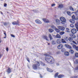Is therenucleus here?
Segmentation results:
<instances>
[{
	"label": "nucleus",
	"mask_w": 78,
	"mask_h": 78,
	"mask_svg": "<svg viewBox=\"0 0 78 78\" xmlns=\"http://www.w3.org/2000/svg\"><path fill=\"white\" fill-rule=\"evenodd\" d=\"M36 64H34L32 66V68L34 70H39L41 68L39 67L40 66V63L38 61H35Z\"/></svg>",
	"instance_id": "obj_1"
},
{
	"label": "nucleus",
	"mask_w": 78,
	"mask_h": 78,
	"mask_svg": "<svg viewBox=\"0 0 78 78\" xmlns=\"http://www.w3.org/2000/svg\"><path fill=\"white\" fill-rule=\"evenodd\" d=\"M45 60L48 62V63H51V64H53L55 62V60L52 58V57L51 58H45Z\"/></svg>",
	"instance_id": "obj_2"
},
{
	"label": "nucleus",
	"mask_w": 78,
	"mask_h": 78,
	"mask_svg": "<svg viewBox=\"0 0 78 78\" xmlns=\"http://www.w3.org/2000/svg\"><path fill=\"white\" fill-rule=\"evenodd\" d=\"M60 19L62 21L61 23L62 24H65V23L66 22V19L64 17H61L60 18Z\"/></svg>",
	"instance_id": "obj_3"
},
{
	"label": "nucleus",
	"mask_w": 78,
	"mask_h": 78,
	"mask_svg": "<svg viewBox=\"0 0 78 78\" xmlns=\"http://www.w3.org/2000/svg\"><path fill=\"white\" fill-rule=\"evenodd\" d=\"M20 22L18 20H17V22L15 21L14 22H12V25H19V23Z\"/></svg>",
	"instance_id": "obj_4"
},
{
	"label": "nucleus",
	"mask_w": 78,
	"mask_h": 78,
	"mask_svg": "<svg viewBox=\"0 0 78 78\" xmlns=\"http://www.w3.org/2000/svg\"><path fill=\"white\" fill-rule=\"evenodd\" d=\"M42 20L43 22H44V23H50V21L46 18H43Z\"/></svg>",
	"instance_id": "obj_5"
},
{
	"label": "nucleus",
	"mask_w": 78,
	"mask_h": 78,
	"mask_svg": "<svg viewBox=\"0 0 78 78\" xmlns=\"http://www.w3.org/2000/svg\"><path fill=\"white\" fill-rule=\"evenodd\" d=\"M58 28L59 30H61V31H64V30L65 29V28L64 27L62 26H58Z\"/></svg>",
	"instance_id": "obj_6"
},
{
	"label": "nucleus",
	"mask_w": 78,
	"mask_h": 78,
	"mask_svg": "<svg viewBox=\"0 0 78 78\" xmlns=\"http://www.w3.org/2000/svg\"><path fill=\"white\" fill-rule=\"evenodd\" d=\"M6 72L8 74H9L11 72H12L11 69L10 68H8Z\"/></svg>",
	"instance_id": "obj_7"
},
{
	"label": "nucleus",
	"mask_w": 78,
	"mask_h": 78,
	"mask_svg": "<svg viewBox=\"0 0 78 78\" xmlns=\"http://www.w3.org/2000/svg\"><path fill=\"white\" fill-rule=\"evenodd\" d=\"M65 47H66L67 48H69V49H72V47H71V46L68 45L67 44H65Z\"/></svg>",
	"instance_id": "obj_8"
},
{
	"label": "nucleus",
	"mask_w": 78,
	"mask_h": 78,
	"mask_svg": "<svg viewBox=\"0 0 78 78\" xmlns=\"http://www.w3.org/2000/svg\"><path fill=\"white\" fill-rule=\"evenodd\" d=\"M35 22L38 24H42V22L39 20H35Z\"/></svg>",
	"instance_id": "obj_9"
},
{
	"label": "nucleus",
	"mask_w": 78,
	"mask_h": 78,
	"mask_svg": "<svg viewBox=\"0 0 78 78\" xmlns=\"http://www.w3.org/2000/svg\"><path fill=\"white\" fill-rule=\"evenodd\" d=\"M71 33L73 34H75L76 33V30L75 29H73L71 30Z\"/></svg>",
	"instance_id": "obj_10"
},
{
	"label": "nucleus",
	"mask_w": 78,
	"mask_h": 78,
	"mask_svg": "<svg viewBox=\"0 0 78 78\" xmlns=\"http://www.w3.org/2000/svg\"><path fill=\"white\" fill-rule=\"evenodd\" d=\"M63 47V45L62 44H60L58 45V49H61Z\"/></svg>",
	"instance_id": "obj_11"
},
{
	"label": "nucleus",
	"mask_w": 78,
	"mask_h": 78,
	"mask_svg": "<svg viewBox=\"0 0 78 78\" xmlns=\"http://www.w3.org/2000/svg\"><path fill=\"white\" fill-rule=\"evenodd\" d=\"M43 39L48 41V39H47V37L46 35H44L43 37Z\"/></svg>",
	"instance_id": "obj_12"
},
{
	"label": "nucleus",
	"mask_w": 78,
	"mask_h": 78,
	"mask_svg": "<svg viewBox=\"0 0 78 78\" xmlns=\"http://www.w3.org/2000/svg\"><path fill=\"white\" fill-rule=\"evenodd\" d=\"M63 7H64V5L62 4H59L58 6V8H63Z\"/></svg>",
	"instance_id": "obj_13"
},
{
	"label": "nucleus",
	"mask_w": 78,
	"mask_h": 78,
	"mask_svg": "<svg viewBox=\"0 0 78 78\" xmlns=\"http://www.w3.org/2000/svg\"><path fill=\"white\" fill-rule=\"evenodd\" d=\"M57 43L58 44H61V40L60 39H58L57 40Z\"/></svg>",
	"instance_id": "obj_14"
},
{
	"label": "nucleus",
	"mask_w": 78,
	"mask_h": 78,
	"mask_svg": "<svg viewBox=\"0 0 78 78\" xmlns=\"http://www.w3.org/2000/svg\"><path fill=\"white\" fill-rule=\"evenodd\" d=\"M69 53H71V54H73L74 52L73 50L71 49H69Z\"/></svg>",
	"instance_id": "obj_15"
},
{
	"label": "nucleus",
	"mask_w": 78,
	"mask_h": 78,
	"mask_svg": "<svg viewBox=\"0 0 78 78\" xmlns=\"http://www.w3.org/2000/svg\"><path fill=\"white\" fill-rule=\"evenodd\" d=\"M64 76V75L63 74H60L58 76V78H63Z\"/></svg>",
	"instance_id": "obj_16"
},
{
	"label": "nucleus",
	"mask_w": 78,
	"mask_h": 78,
	"mask_svg": "<svg viewBox=\"0 0 78 78\" xmlns=\"http://www.w3.org/2000/svg\"><path fill=\"white\" fill-rule=\"evenodd\" d=\"M69 21L72 23H75V20L72 19L70 20Z\"/></svg>",
	"instance_id": "obj_17"
},
{
	"label": "nucleus",
	"mask_w": 78,
	"mask_h": 78,
	"mask_svg": "<svg viewBox=\"0 0 78 78\" xmlns=\"http://www.w3.org/2000/svg\"><path fill=\"white\" fill-rule=\"evenodd\" d=\"M70 36L72 37V38H75L76 37V36L74 34H70Z\"/></svg>",
	"instance_id": "obj_18"
},
{
	"label": "nucleus",
	"mask_w": 78,
	"mask_h": 78,
	"mask_svg": "<svg viewBox=\"0 0 78 78\" xmlns=\"http://www.w3.org/2000/svg\"><path fill=\"white\" fill-rule=\"evenodd\" d=\"M51 28L52 29V30H55L56 28V27L55 26L53 25H52L51 26Z\"/></svg>",
	"instance_id": "obj_19"
},
{
	"label": "nucleus",
	"mask_w": 78,
	"mask_h": 78,
	"mask_svg": "<svg viewBox=\"0 0 78 78\" xmlns=\"http://www.w3.org/2000/svg\"><path fill=\"white\" fill-rule=\"evenodd\" d=\"M65 56H68L69 55V53L67 51L65 52Z\"/></svg>",
	"instance_id": "obj_20"
},
{
	"label": "nucleus",
	"mask_w": 78,
	"mask_h": 78,
	"mask_svg": "<svg viewBox=\"0 0 78 78\" xmlns=\"http://www.w3.org/2000/svg\"><path fill=\"white\" fill-rule=\"evenodd\" d=\"M51 44L52 45H56V42L54 40H52L51 41Z\"/></svg>",
	"instance_id": "obj_21"
},
{
	"label": "nucleus",
	"mask_w": 78,
	"mask_h": 78,
	"mask_svg": "<svg viewBox=\"0 0 78 78\" xmlns=\"http://www.w3.org/2000/svg\"><path fill=\"white\" fill-rule=\"evenodd\" d=\"M49 37L50 38V40H53V38L52 37H51V34H49Z\"/></svg>",
	"instance_id": "obj_22"
},
{
	"label": "nucleus",
	"mask_w": 78,
	"mask_h": 78,
	"mask_svg": "<svg viewBox=\"0 0 78 78\" xmlns=\"http://www.w3.org/2000/svg\"><path fill=\"white\" fill-rule=\"evenodd\" d=\"M26 58L27 60V61H28V62H30V59L27 56H26Z\"/></svg>",
	"instance_id": "obj_23"
},
{
	"label": "nucleus",
	"mask_w": 78,
	"mask_h": 78,
	"mask_svg": "<svg viewBox=\"0 0 78 78\" xmlns=\"http://www.w3.org/2000/svg\"><path fill=\"white\" fill-rule=\"evenodd\" d=\"M75 26L76 28V29H77L78 28V22L76 23L75 24Z\"/></svg>",
	"instance_id": "obj_24"
},
{
	"label": "nucleus",
	"mask_w": 78,
	"mask_h": 78,
	"mask_svg": "<svg viewBox=\"0 0 78 78\" xmlns=\"http://www.w3.org/2000/svg\"><path fill=\"white\" fill-rule=\"evenodd\" d=\"M55 31H56L57 33H59L60 32V30L59 29H58L56 28V29H55Z\"/></svg>",
	"instance_id": "obj_25"
},
{
	"label": "nucleus",
	"mask_w": 78,
	"mask_h": 78,
	"mask_svg": "<svg viewBox=\"0 0 78 78\" xmlns=\"http://www.w3.org/2000/svg\"><path fill=\"white\" fill-rule=\"evenodd\" d=\"M72 19H73V20H76V18H75V15H73L72 16Z\"/></svg>",
	"instance_id": "obj_26"
},
{
	"label": "nucleus",
	"mask_w": 78,
	"mask_h": 78,
	"mask_svg": "<svg viewBox=\"0 0 78 78\" xmlns=\"http://www.w3.org/2000/svg\"><path fill=\"white\" fill-rule=\"evenodd\" d=\"M49 31L50 33H52L54 31V30L52 29H49Z\"/></svg>",
	"instance_id": "obj_27"
},
{
	"label": "nucleus",
	"mask_w": 78,
	"mask_h": 78,
	"mask_svg": "<svg viewBox=\"0 0 78 78\" xmlns=\"http://www.w3.org/2000/svg\"><path fill=\"white\" fill-rule=\"evenodd\" d=\"M55 21H56V22L57 23H59L60 20H59L58 19H56L55 20Z\"/></svg>",
	"instance_id": "obj_28"
},
{
	"label": "nucleus",
	"mask_w": 78,
	"mask_h": 78,
	"mask_svg": "<svg viewBox=\"0 0 78 78\" xmlns=\"http://www.w3.org/2000/svg\"><path fill=\"white\" fill-rule=\"evenodd\" d=\"M61 41L62 42V43H66V41L64 40V39H62Z\"/></svg>",
	"instance_id": "obj_29"
},
{
	"label": "nucleus",
	"mask_w": 78,
	"mask_h": 78,
	"mask_svg": "<svg viewBox=\"0 0 78 78\" xmlns=\"http://www.w3.org/2000/svg\"><path fill=\"white\" fill-rule=\"evenodd\" d=\"M55 37L57 38H60V35L59 34H57Z\"/></svg>",
	"instance_id": "obj_30"
},
{
	"label": "nucleus",
	"mask_w": 78,
	"mask_h": 78,
	"mask_svg": "<svg viewBox=\"0 0 78 78\" xmlns=\"http://www.w3.org/2000/svg\"><path fill=\"white\" fill-rule=\"evenodd\" d=\"M64 39L65 41H68L69 40V38H68V37H66L64 38Z\"/></svg>",
	"instance_id": "obj_31"
},
{
	"label": "nucleus",
	"mask_w": 78,
	"mask_h": 78,
	"mask_svg": "<svg viewBox=\"0 0 78 78\" xmlns=\"http://www.w3.org/2000/svg\"><path fill=\"white\" fill-rule=\"evenodd\" d=\"M65 33V32H64L62 31L60 32L59 34L60 35H62V34H64Z\"/></svg>",
	"instance_id": "obj_32"
},
{
	"label": "nucleus",
	"mask_w": 78,
	"mask_h": 78,
	"mask_svg": "<svg viewBox=\"0 0 78 78\" xmlns=\"http://www.w3.org/2000/svg\"><path fill=\"white\" fill-rule=\"evenodd\" d=\"M69 9L70 10H71V11H74V9L72 7H70L69 8Z\"/></svg>",
	"instance_id": "obj_33"
},
{
	"label": "nucleus",
	"mask_w": 78,
	"mask_h": 78,
	"mask_svg": "<svg viewBox=\"0 0 78 78\" xmlns=\"http://www.w3.org/2000/svg\"><path fill=\"white\" fill-rule=\"evenodd\" d=\"M58 73H57L55 74V78H56V77H57V76H58Z\"/></svg>",
	"instance_id": "obj_34"
},
{
	"label": "nucleus",
	"mask_w": 78,
	"mask_h": 78,
	"mask_svg": "<svg viewBox=\"0 0 78 78\" xmlns=\"http://www.w3.org/2000/svg\"><path fill=\"white\" fill-rule=\"evenodd\" d=\"M71 13V12H69V11L67 12V14L68 15H69V16H70Z\"/></svg>",
	"instance_id": "obj_35"
},
{
	"label": "nucleus",
	"mask_w": 78,
	"mask_h": 78,
	"mask_svg": "<svg viewBox=\"0 0 78 78\" xmlns=\"http://www.w3.org/2000/svg\"><path fill=\"white\" fill-rule=\"evenodd\" d=\"M61 51L62 52H65V51H66V49L63 48L62 49Z\"/></svg>",
	"instance_id": "obj_36"
},
{
	"label": "nucleus",
	"mask_w": 78,
	"mask_h": 78,
	"mask_svg": "<svg viewBox=\"0 0 78 78\" xmlns=\"http://www.w3.org/2000/svg\"><path fill=\"white\" fill-rule=\"evenodd\" d=\"M75 57H76V58H78V53H76L75 54Z\"/></svg>",
	"instance_id": "obj_37"
},
{
	"label": "nucleus",
	"mask_w": 78,
	"mask_h": 78,
	"mask_svg": "<svg viewBox=\"0 0 78 78\" xmlns=\"http://www.w3.org/2000/svg\"><path fill=\"white\" fill-rule=\"evenodd\" d=\"M68 40L69 41H72V38L70 37H69V39H68Z\"/></svg>",
	"instance_id": "obj_38"
},
{
	"label": "nucleus",
	"mask_w": 78,
	"mask_h": 78,
	"mask_svg": "<svg viewBox=\"0 0 78 78\" xmlns=\"http://www.w3.org/2000/svg\"><path fill=\"white\" fill-rule=\"evenodd\" d=\"M48 72H53V70L51 69H49Z\"/></svg>",
	"instance_id": "obj_39"
},
{
	"label": "nucleus",
	"mask_w": 78,
	"mask_h": 78,
	"mask_svg": "<svg viewBox=\"0 0 78 78\" xmlns=\"http://www.w3.org/2000/svg\"><path fill=\"white\" fill-rule=\"evenodd\" d=\"M73 48H76V45H75L74 44L73 45Z\"/></svg>",
	"instance_id": "obj_40"
},
{
	"label": "nucleus",
	"mask_w": 78,
	"mask_h": 78,
	"mask_svg": "<svg viewBox=\"0 0 78 78\" xmlns=\"http://www.w3.org/2000/svg\"><path fill=\"white\" fill-rule=\"evenodd\" d=\"M7 24H8V23L6 22L4 23V25L5 26H6V25H7Z\"/></svg>",
	"instance_id": "obj_41"
},
{
	"label": "nucleus",
	"mask_w": 78,
	"mask_h": 78,
	"mask_svg": "<svg viewBox=\"0 0 78 78\" xmlns=\"http://www.w3.org/2000/svg\"><path fill=\"white\" fill-rule=\"evenodd\" d=\"M41 65H42V66H45V64L44 63L41 62Z\"/></svg>",
	"instance_id": "obj_42"
},
{
	"label": "nucleus",
	"mask_w": 78,
	"mask_h": 78,
	"mask_svg": "<svg viewBox=\"0 0 78 78\" xmlns=\"http://www.w3.org/2000/svg\"><path fill=\"white\" fill-rule=\"evenodd\" d=\"M70 26L71 27H72V28H73V27H74V26H73V24H71L70 25Z\"/></svg>",
	"instance_id": "obj_43"
},
{
	"label": "nucleus",
	"mask_w": 78,
	"mask_h": 78,
	"mask_svg": "<svg viewBox=\"0 0 78 78\" xmlns=\"http://www.w3.org/2000/svg\"><path fill=\"white\" fill-rule=\"evenodd\" d=\"M73 42L76 44V45H77V43L75 41H73Z\"/></svg>",
	"instance_id": "obj_44"
},
{
	"label": "nucleus",
	"mask_w": 78,
	"mask_h": 78,
	"mask_svg": "<svg viewBox=\"0 0 78 78\" xmlns=\"http://www.w3.org/2000/svg\"><path fill=\"white\" fill-rule=\"evenodd\" d=\"M66 30L67 32H69V29L68 28H66Z\"/></svg>",
	"instance_id": "obj_45"
},
{
	"label": "nucleus",
	"mask_w": 78,
	"mask_h": 78,
	"mask_svg": "<svg viewBox=\"0 0 78 78\" xmlns=\"http://www.w3.org/2000/svg\"><path fill=\"white\" fill-rule=\"evenodd\" d=\"M40 77L41 78H43V76L41 75V74H40Z\"/></svg>",
	"instance_id": "obj_46"
},
{
	"label": "nucleus",
	"mask_w": 78,
	"mask_h": 78,
	"mask_svg": "<svg viewBox=\"0 0 78 78\" xmlns=\"http://www.w3.org/2000/svg\"><path fill=\"white\" fill-rule=\"evenodd\" d=\"M11 36L13 37H15V36L13 35V34H11Z\"/></svg>",
	"instance_id": "obj_47"
},
{
	"label": "nucleus",
	"mask_w": 78,
	"mask_h": 78,
	"mask_svg": "<svg viewBox=\"0 0 78 78\" xmlns=\"http://www.w3.org/2000/svg\"><path fill=\"white\" fill-rule=\"evenodd\" d=\"M76 50L78 51V46L76 47Z\"/></svg>",
	"instance_id": "obj_48"
},
{
	"label": "nucleus",
	"mask_w": 78,
	"mask_h": 78,
	"mask_svg": "<svg viewBox=\"0 0 78 78\" xmlns=\"http://www.w3.org/2000/svg\"><path fill=\"white\" fill-rule=\"evenodd\" d=\"M44 55V56H48V54H47V53L45 54Z\"/></svg>",
	"instance_id": "obj_49"
},
{
	"label": "nucleus",
	"mask_w": 78,
	"mask_h": 78,
	"mask_svg": "<svg viewBox=\"0 0 78 78\" xmlns=\"http://www.w3.org/2000/svg\"><path fill=\"white\" fill-rule=\"evenodd\" d=\"M6 6H7V4H6V3H5L4 5V6L5 7H6Z\"/></svg>",
	"instance_id": "obj_50"
},
{
	"label": "nucleus",
	"mask_w": 78,
	"mask_h": 78,
	"mask_svg": "<svg viewBox=\"0 0 78 78\" xmlns=\"http://www.w3.org/2000/svg\"><path fill=\"white\" fill-rule=\"evenodd\" d=\"M75 69L76 70H78V66H77L76 68H75Z\"/></svg>",
	"instance_id": "obj_51"
},
{
	"label": "nucleus",
	"mask_w": 78,
	"mask_h": 78,
	"mask_svg": "<svg viewBox=\"0 0 78 78\" xmlns=\"http://www.w3.org/2000/svg\"><path fill=\"white\" fill-rule=\"evenodd\" d=\"M54 6H55V4H52L51 6L53 7Z\"/></svg>",
	"instance_id": "obj_52"
},
{
	"label": "nucleus",
	"mask_w": 78,
	"mask_h": 78,
	"mask_svg": "<svg viewBox=\"0 0 78 78\" xmlns=\"http://www.w3.org/2000/svg\"><path fill=\"white\" fill-rule=\"evenodd\" d=\"M8 50H9V49H8V48H6V50L7 51H8Z\"/></svg>",
	"instance_id": "obj_53"
},
{
	"label": "nucleus",
	"mask_w": 78,
	"mask_h": 78,
	"mask_svg": "<svg viewBox=\"0 0 78 78\" xmlns=\"http://www.w3.org/2000/svg\"><path fill=\"white\" fill-rule=\"evenodd\" d=\"M50 69H49V68H47V71H49V70H50Z\"/></svg>",
	"instance_id": "obj_54"
},
{
	"label": "nucleus",
	"mask_w": 78,
	"mask_h": 78,
	"mask_svg": "<svg viewBox=\"0 0 78 78\" xmlns=\"http://www.w3.org/2000/svg\"><path fill=\"white\" fill-rule=\"evenodd\" d=\"M76 20H78V16H77L76 18Z\"/></svg>",
	"instance_id": "obj_55"
},
{
	"label": "nucleus",
	"mask_w": 78,
	"mask_h": 78,
	"mask_svg": "<svg viewBox=\"0 0 78 78\" xmlns=\"http://www.w3.org/2000/svg\"><path fill=\"white\" fill-rule=\"evenodd\" d=\"M57 54H59L60 53V51H58L57 52Z\"/></svg>",
	"instance_id": "obj_56"
},
{
	"label": "nucleus",
	"mask_w": 78,
	"mask_h": 78,
	"mask_svg": "<svg viewBox=\"0 0 78 78\" xmlns=\"http://www.w3.org/2000/svg\"><path fill=\"white\" fill-rule=\"evenodd\" d=\"M34 12H37V11L36 10H35L34 11Z\"/></svg>",
	"instance_id": "obj_57"
},
{
	"label": "nucleus",
	"mask_w": 78,
	"mask_h": 78,
	"mask_svg": "<svg viewBox=\"0 0 78 78\" xmlns=\"http://www.w3.org/2000/svg\"><path fill=\"white\" fill-rule=\"evenodd\" d=\"M4 34L5 35V36H6V33H5V32L4 33Z\"/></svg>",
	"instance_id": "obj_58"
},
{
	"label": "nucleus",
	"mask_w": 78,
	"mask_h": 78,
	"mask_svg": "<svg viewBox=\"0 0 78 78\" xmlns=\"http://www.w3.org/2000/svg\"><path fill=\"white\" fill-rule=\"evenodd\" d=\"M0 13H1V14L2 15L3 14V13H2V12H1Z\"/></svg>",
	"instance_id": "obj_59"
},
{
	"label": "nucleus",
	"mask_w": 78,
	"mask_h": 78,
	"mask_svg": "<svg viewBox=\"0 0 78 78\" xmlns=\"http://www.w3.org/2000/svg\"><path fill=\"white\" fill-rule=\"evenodd\" d=\"M1 42H2V41H1V38H0V43H1Z\"/></svg>",
	"instance_id": "obj_60"
},
{
	"label": "nucleus",
	"mask_w": 78,
	"mask_h": 78,
	"mask_svg": "<svg viewBox=\"0 0 78 78\" xmlns=\"http://www.w3.org/2000/svg\"><path fill=\"white\" fill-rule=\"evenodd\" d=\"M76 62H77V63H78V60H76Z\"/></svg>",
	"instance_id": "obj_61"
},
{
	"label": "nucleus",
	"mask_w": 78,
	"mask_h": 78,
	"mask_svg": "<svg viewBox=\"0 0 78 78\" xmlns=\"http://www.w3.org/2000/svg\"><path fill=\"white\" fill-rule=\"evenodd\" d=\"M56 65H57V66H59V64L58 63H56Z\"/></svg>",
	"instance_id": "obj_62"
},
{
	"label": "nucleus",
	"mask_w": 78,
	"mask_h": 78,
	"mask_svg": "<svg viewBox=\"0 0 78 78\" xmlns=\"http://www.w3.org/2000/svg\"><path fill=\"white\" fill-rule=\"evenodd\" d=\"M6 38V36H5V37H4V38Z\"/></svg>",
	"instance_id": "obj_63"
},
{
	"label": "nucleus",
	"mask_w": 78,
	"mask_h": 78,
	"mask_svg": "<svg viewBox=\"0 0 78 78\" xmlns=\"http://www.w3.org/2000/svg\"><path fill=\"white\" fill-rule=\"evenodd\" d=\"M77 37H78V35H77Z\"/></svg>",
	"instance_id": "obj_64"
}]
</instances>
